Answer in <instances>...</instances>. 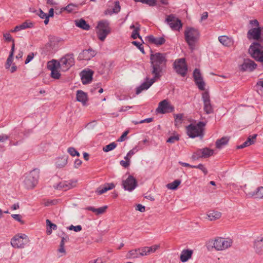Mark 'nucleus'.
Returning a JSON list of instances; mask_svg holds the SVG:
<instances>
[{"label":"nucleus","mask_w":263,"mask_h":263,"mask_svg":"<svg viewBox=\"0 0 263 263\" xmlns=\"http://www.w3.org/2000/svg\"><path fill=\"white\" fill-rule=\"evenodd\" d=\"M150 72L155 78L160 79L166 68L167 60L165 54L160 52L152 53L150 56Z\"/></svg>","instance_id":"f257e3e1"},{"label":"nucleus","mask_w":263,"mask_h":263,"mask_svg":"<svg viewBox=\"0 0 263 263\" xmlns=\"http://www.w3.org/2000/svg\"><path fill=\"white\" fill-rule=\"evenodd\" d=\"M199 36V31L195 28L188 27L184 31L185 40L192 50L195 49V43L198 41Z\"/></svg>","instance_id":"f03ea898"},{"label":"nucleus","mask_w":263,"mask_h":263,"mask_svg":"<svg viewBox=\"0 0 263 263\" xmlns=\"http://www.w3.org/2000/svg\"><path fill=\"white\" fill-rule=\"evenodd\" d=\"M39 178V171L34 169L29 173L26 174L23 177V183L27 189H32L37 183Z\"/></svg>","instance_id":"7ed1b4c3"},{"label":"nucleus","mask_w":263,"mask_h":263,"mask_svg":"<svg viewBox=\"0 0 263 263\" xmlns=\"http://www.w3.org/2000/svg\"><path fill=\"white\" fill-rule=\"evenodd\" d=\"M205 124L203 122H199L196 124H191L186 127L187 135L192 138L197 137L202 138Z\"/></svg>","instance_id":"20e7f679"},{"label":"nucleus","mask_w":263,"mask_h":263,"mask_svg":"<svg viewBox=\"0 0 263 263\" xmlns=\"http://www.w3.org/2000/svg\"><path fill=\"white\" fill-rule=\"evenodd\" d=\"M52 62L60 66V69L63 71L68 70L74 64V59L73 54H67L62 57L59 61L52 60Z\"/></svg>","instance_id":"39448f33"},{"label":"nucleus","mask_w":263,"mask_h":263,"mask_svg":"<svg viewBox=\"0 0 263 263\" xmlns=\"http://www.w3.org/2000/svg\"><path fill=\"white\" fill-rule=\"evenodd\" d=\"M211 243L216 250L222 251L230 247L232 244V240L231 239H225L222 237H217Z\"/></svg>","instance_id":"423d86ee"},{"label":"nucleus","mask_w":263,"mask_h":263,"mask_svg":"<svg viewBox=\"0 0 263 263\" xmlns=\"http://www.w3.org/2000/svg\"><path fill=\"white\" fill-rule=\"evenodd\" d=\"M29 241L30 240L26 234H18L12 238L11 244L15 248H24Z\"/></svg>","instance_id":"0eeeda50"},{"label":"nucleus","mask_w":263,"mask_h":263,"mask_svg":"<svg viewBox=\"0 0 263 263\" xmlns=\"http://www.w3.org/2000/svg\"><path fill=\"white\" fill-rule=\"evenodd\" d=\"M173 65L176 72L178 74L182 77L185 76L187 71V67L184 58L176 60L174 62Z\"/></svg>","instance_id":"6e6552de"},{"label":"nucleus","mask_w":263,"mask_h":263,"mask_svg":"<svg viewBox=\"0 0 263 263\" xmlns=\"http://www.w3.org/2000/svg\"><path fill=\"white\" fill-rule=\"evenodd\" d=\"M165 21L174 30H179L182 26L181 21L173 14L167 16Z\"/></svg>","instance_id":"1a4fd4ad"},{"label":"nucleus","mask_w":263,"mask_h":263,"mask_svg":"<svg viewBox=\"0 0 263 263\" xmlns=\"http://www.w3.org/2000/svg\"><path fill=\"white\" fill-rule=\"evenodd\" d=\"M122 186L125 190L131 192L137 187V182L133 176L129 175L127 179L122 181Z\"/></svg>","instance_id":"9d476101"},{"label":"nucleus","mask_w":263,"mask_h":263,"mask_svg":"<svg viewBox=\"0 0 263 263\" xmlns=\"http://www.w3.org/2000/svg\"><path fill=\"white\" fill-rule=\"evenodd\" d=\"M174 110V107L166 100H164L159 103L156 109L157 112L161 114L171 112Z\"/></svg>","instance_id":"9b49d317"},{"label":"nucleus","mask_w":263,"mask_h":263,"mask_svg":"<svg viewBox=\"0 0 263 263\" xmlns=\"http://www.w3.org/2000/svg\"><path fill=\"white\" fill-rule=\"evenodd\" d=\"M202 99L203 102V109L207 114L213 112V108L211 103L210 95L208 92L205 91L202 93Z\"/></svg>","instance_id":"f8f14e48"},{"label":"nucleus","mask_w":263,"mask_h":263,"mask_svg":"<svg viewBox=\"0 0 263 263\" xmlns=\"http://www.w3.org/2000/svg\"><path fill=\"white\" fill-rule=\"evenodd\" d=\"M159 80V79L155 78L154 76L149 79L148 77L146 78V81L143 82L140 86L136 89V94L138 95L141 93L143 90H147L156 81Z\"/></svg>","instance_id":"ddd939ff"},{"label":"nucleus","mask_w":263,"mask_h":263,"mask_svg":"<svg viewBox=\"0 0 263 263\" xmlns=\"http://www.w3.org/2000/svg\"><path fill=\"white\" fill-rule=\"evenodd\" d=\"M77 180L65 181L60 182L56 186L54 185L55 189L67 191L72 189L76 186Z\"/></svg>","instance_id":"4468645a"},{"label":"nucleus","mask_w":263,"mask_h":263,"mask_svg":"<svg viewBox=\"0 0 263 263\" xmlns=\"http://www.w3.org/2000/svg\"><path fill=\"white\" fill-rule=\"evenodd\" d=\"M48 67L51 70V77L55 79H59L60 78L61 74L59 69H60V66L52 62V60L48 63Z\"/></svg>","instance_id":"2eb2a0df"},{"label":"nucleus","mask_w":263,"mask_h":263,"mask_svg":"<svg viewBox=\"0 0 263 263\" xmlns=\"http://www.w3.org/2000/svg\"><path fill=\"white\" fill-rule=\"evenodd\" d=\"M93 71L91 70H83L81 72V80L83 84L90 83L92 79Z\"/></svg>","instance_id":"dca6fc26"},{"label":"nucleus","mask_w":263,"mask_h":263,"mask_svg":"<svg viewBox=\"0 0 263 263\" xmlns=\"http://www.w3.org/2000/svg\"><path fill=\"white\" fill-rule=\"evenodd\" d=\"M96 54L95 51L92 49L84 50L80 53L78 58L81 60H89Z\"/></svg>","instance_id":"f3484780"},{"label":"nucleus","mask_w":263,"mask_h":263,"mask_svg":"<svg viewBox=\"0 0 263 263\" xmlns=\"http://www.w3.org/2000/svg\"><path fill=\"white\" fill-rule=\"evenodd\" d=\"M261 35V29L260 27L254 28L249 30L247 33V36L249 39H253L254 40H258Z\"/></svg>","instance_id":"a211bd4d"},{"label":"nucleus","mask_w":263,"mask_h":263,"mask_svg":"<svg viewBox=\"0 0 263 263\" xmlns=\"http://www.w3.org/2000/svg\"><path fill=\"white\" fill-rule=\"evenodd\" d=\"M248 198H254L256 199L263 198V186L258 187L256 191L246 193Z\"/></svg>","instance_id":"6ab92c4d"},{"label":"nucleus","mask_w":263,"mask_h":263,"mask_svg":"<svg viewBox=\"0 0 263 263\" xmlns=\"http://www.w3.org/2000/svg\"><path fill=\"white\" fill-rule=\"evenodd\" d=\"M256 134H254L252 136H249L247 140L242 144L237 146V148L238 149L243 148L253 144L255 142V140L256 139Z\"/></svg>","instance_id":"aec40b11"},{"label":"nucleus","mask_w":263,"mask_h":263,"mask_svg":"<svg viewBox=\"0 0 263 263\" xmlns=\"http://www.w3.org/2000/svg\"><path fill=\"white\" fill-rule=\"evenodd\" d=\"M257 67V64L251 60H245L242 65V68L245 70L253 71Z\"/></svg>","instance_id":"412c9836"},{"label":"nucleus","mask_w":263,"mask_h":263,"mask_svg":"<svg viewBox=\"0 0 263 263\" xmlns=\"http://www.w3.org/2000/svg\"><path fill=\"white\" fill-rule=\"evenodd\" d=\"M33 26V24L32 22L26 21L21 25L15 26L14 29L12 30V32H17L27 28H31Z\"/></svg>","instance_id":"4be33fe9"},{"label":"nucleus","mask_w":263,"mask_h":263,"mask_svg":"<svg viewBox=\"0 0 263 263\" xmlns=\"http://www.w3.org/2000/svg\"><path fill=\"white\" fill-rule=\"evenodd\" d=\"M218 40L222 45L228 47L231 46L234 43L233 39L226 35L219 36Z\"/></svg>","instance_id":"5701e85b"},{"label":"nucleus","mask_w":263,"mask_h":263,"mask_svg":"<svg viewBox=\"0 0 263 263\" xmlns=\"http://www.w3.org/2000/svg\"><path fill=\"white\" fill-rule=\"evenodd\" d=\"M148 41L157 46L161 45L165 43V40L163 37H155L153 35L147 36Z\"/></svg>","instance_id":"b1692460"},{"label":"nucleus","mask_w":263,"mask_h":263,"mask_svg":"<svg viewBox=\"0 0 263 263\" xmlns=\"http://www.w3.org/2000/svg\"><path fill=\"white\" fill-rule=\"evenodd\" d=\"M254 248L257 253L261 254L263 253V238L257 239L254 241Z\"/></svg>","instance_id":"393cba45"},{"label":"nucleus","mask_w":263,"mask_h":263,"mask_svg":"<svg viewBox=\"0 0 263 263\" xmlns=\"http://www.w3.org/2000/svg\"><path fill=\"white\" fill-rule=\"evenodd\" d=\"M192 254V250H183L180 254V260L183 262L187 261L191 257Z\"/></svg>","instance_id":"a878e982"},{"label":"nucleus","mask_w":263,"mask_h":263,"mask_svg":"<svg viewBox=\"0 0 263 263\" xmlns=\"http://www.w3.org/2000/svg\"><path fill=\"white\" fill-rule=\"evenodd\" d=\"M115 187V185L113 183H107L105 184L104 186L98 188L96 191V193L98 195H101L106 192L108 190L114 189Z\"/></svg>","instance_id":"bb28decb"},{"label":"nucleus","mask_w":263,"mask_h":263,"mask_svg":"<svg viewBox=\"0 0 263 263\" xmlns=\"http://www.w3.org/2000/svg\"><path fill=\"white\" fill-rule=\"evenodd\" d=\"M77 100L78 101L85 104L87 101V94L81 90H78L77 92Z\"/></svg>","instance_id":"cd10ccee"},{"label":"nucleus","mask_w":263,"mask_h":263,"mask_svg":"<svg viewBox=\"0 0 263 263\" xmlns=\"http://www.w3.org/2000/svg\"><path fill=\"white\" fill-rule=\"evenodd\" d=\"M107 208V206L105 205L99 208L96 209L92 206H88L86 208V210L92 211L97 215H100L103 214Z\"/></svg>","instance_id":"c85d7f7f"},{"label":"nucleus","mask_w":263,"mask_h":263,"mask_svg":"<svg viewBox=\"0 0 263 263\" xmlns=\"http://www.w3.org/2000/svg\"><path fill=\"white\" fill-rule=\"evenodd\" d=\"M221 213L220 212L215 211H210L207 214V216L209 219L211 221L219 219L221 217Z\"/></svg>","instance_id":"c756f323"},{"label":"nucleus","mask_w":263,"mask_h":263,"mask_svg":"<svg viewBox=\"0 0 263 263\" xmlns=\"http://www.w3.org/2000/svg\"><path fill=\"white\" fill-rule=\"evenodd\" d=\"M14 47H15V45L13 43V44H12V46L11 47V50L10 54L7 60L6 64L5 65V67L6 69L10 68V66L11 65V64L13 62V54H14Z\"/></svg>","instance_id":"7c9ffc66"},{"label":"nucleus","mask_w":263,"mask_h":263,"mask_svg":"<svg viewBox=\"0 0 263 263\" xmlns=\"http://www.w3.org/2000/svg\"><path fill=\"white\" fill-rule=\"evenodd\" d=\"M109 22L107 20H102L100 21L97 26L98 29L105 30L106 31H110L109 26Z\"/></svg>","instance_id":"2f4dec72"},{"label":"nucleus","mask_w":263,"mask_h":263,"mask_svg":"<svg viewBox=\"0 0 263 263\" xmlns=\"http://www.w3.org/2000/svg\"><path fill=\"white\" fill-rule=\"evenodd\" d=\"M76 25L77 27L85 30H89L90 26L83 19L76 21Z\"/></svg>","instance_id":"473e14b6"},{"label":"nucleus","mask_w":263,"mask_h":263,"mask_svg":"<svg viewBox=\"0 0 263 263\" xmlns=\"http://www.w3.org/2000/svg\"><path fill=\"white\" fill-rule=\"evenodd\" d=\"M67 163V158L65 157L58 158L55 162L56 166L58 168L64 167Z\"/></svg>","instance_id":"72a5a7b5"},{"label":"nucleus","mask_w":263,"mask_h":263,"mask_svg":"<svg viewBox=\"0 0 263 263\" xmlns=\"http://www.w3.org/2000/svg\"><path fill=\"white\" fill-rule=\"evenodd\" d=\"M229 139L227 137H222L218 139L216 142V146L217 148H221L223 146L226 145L228 143Z\"/></svg>","instance_id":"f704fd0d"},{"label":"nucleus","mask_w":263,"mask_h":263,"mask_svg":"<svg viewBox=\"0 0 263 263\" xmlns=\"http://www.w3.org/2000/svg\"><path fill=\"white\" fill-rule=\"evenodd\" d=\"M110 31L105 30L98 29L97 32L98 37L101 41H104L107 35L110 33Z\"/></svg>","instance_id":"c9c22d12"},{"label":"nucleus","mask_w":263,"mask_h":263,"mask_svg":"<svg viewBox=\"0 0 263 263\" xmlns=\"http://www.w3.org/2000/svg\"><path fill=\"white\" fill-rule=\"evenodd\" d=\"M140 30V25L139 23H137V27L133 30L132 34V37L133 39H136L137 37L141 39V36L139 35V32Z\"/></svg>","instance_id":"e433bc0d"},{"label":"nucleus","mask_w":263,"mask_h":263,"mask_svg":"<svg viewBox=\"0 0 263 263\" xmlns=\"http://www.w3.org/2000/svg\"><path fill=\"white\" fill-rule=\"evenodd\" d=\"M181 181L179 180H175L173 182L168 183L166 185L167 187L170 190H176L178 185L180 184Z\"/></svg>","instance_id":"4c0bfd02"},{"label":"nucleus","mask_w":263,"mask_h":263,"mask_svg":"<svg viewBox=\"0 0 263 263\" xmlns=\"http://www.w3.org/2000/svg\"><path fill=\"white\" fill-rule=\"evenodd\" d=\"M128 257L129 258H138L140 257L139 254V248L136 249H134L129 251L128 253Z\"/></svg>","instance_id":"58836bf2"},{"label":"nucleus","mask_w":263,"mask_h":263,"mask_svg":"<svg viewBox=\"0 0 263 263\" xmlns=\"http://www.w3.org/2000/svg\"><path fill=\"white\" fill-rule=\"evenodd\" d=\"M37 14L41 18L45 19L44 23L45 25L48 24L49 20L47 13H44L41 9H40Z\"/></svg>","instance_id":"ea45409f"},{"label":"nucleus","mask_w":263,"mask_h":263,"mask_svg":"<svg viewBox=\"0 0 263 263\" xmlns=\"http://www.w3.org/2000/svg\"><path fill=\"white\" fill-rule=\"evenodd\" d=\"M202 151L203 158H208L213 154V151L207 147L202 148Z\"/></svg>","instance_id":"a19ab883"},{"label":"nucleus","mask_w":263,"mask_h":263,"mask_svg":"<svg viewBox=\"0 0 263 263\" xmlns=\"http://www.w3.org/2000/svg\"><path fill=\"white\" fill-rule=\"evenodd\" d=\"M183 115L182 114H177L175 115V124L176 126H179L183 121Z\"/></svg>","instance_id":"79ce46f5"},{"label":"nucleus","mask_w":263,"mask_h":263,"mask_svg":"<svg viewBox=\"0 0 263 263\" xmlns=\"http://www.w3.org/2000/svg\"><path fill=\"white\" fill-rule=\"evenodd\" d=\"M117 146V144L115 142H112L105 146L103 147V150L105 152H108L113 150Z\"/></svg>","instance_id":"37998d69"},{"label":"nucleus","mask_w":263,"mask_h":263,"mask_svg":"<svg viewBox=\"0 0 263 263\" xmlns=\"http://www.w3.org/2000/svg\"><path fill=\"white\" fill-rule=\"evenodd\" d=\"M202 149H199L197 151H196L194 153V154L192 155V159L194 160H197L200 158H203L202 157Z\"/></svg>","instance_id":"c03bdc74"},{"label":"nucleus","mask_w":263,"mask_h":263,"mask_svg":"<svg viewBox=\"0 0 263 263\" xmlns=\"http://www.w3.org/2000/svg\"><path fill=\"white\" fill-rule=\"evenodd\" d=\"M195 82L200 90H204L205 89V83L203 81V79L197 80L195 81Z\"/></svg>","instance_id":"a18cd8bd"},{"label":"nucleus","mask_w":263,"mask_h":263,"mask_svg":"<svg viewBox=\"0 0 263 263\" xmlns=\"http://www.w3.org/2000/svg\"><path fill=\"white\" fill-rule=\"evenodd\" d=\"M67 152L71 156H80V153L73 147H69Z\"/></svg>","instance_id":"49530a36"},{"label":"nucleus","mask_w":263,"mask_h":263,"mask_svg":"<svg viewBox=\"0 0 263 263\" xmlns=\"http://www.w3.org/2000/svg\"><path fill=\"white\" fill-rule=\"evenodd\" d=\"M193 77H194L195 81H196L197 80H200V79H202L200 71L199 69H198L197 68H196L194 70V72H193Z\"/></svg>","instance_id":"de8ad7c7"},{"label":"nucleus","mask_w":263,"mask_h":263,"mask_svg":"<svg viewBox=\"0 0 263 263\" xmlns=\"http://www.w3.org/2000/svg\"><path fill=\"white\" fill-rule=\"evenodd\" d=\"M147 249V247L139 248V254L140 256H146L149 254Z\"/></svg>","instance_id":"09e8293b"},{"label":"nucleus","mask_w":263,"mask_h":263,"mask_svg":"<svg viewBox=\"0 0 263 263\" xmlns=\"http://www.w3.org/2000/svg\"><path fill=\"white\" fill-rule=\"evenodd\" d=\"M137 152H138V149L137 147H134L132 150L129 151L128 153L127 154L126 156L124 157L125 160H129L131 156L134 155Z\"/></svg>","instance_id":"8fccbe9b"},{"label":"nucleus","mask_w":263,"mask_h":263,"mask_svg":"<svg viewBox=\"0 0 263 263\" xmlns=\"http://www.w3.org/2000/svg\"><path fill=\"white\" fill-rule=\"evenodd\" d=\"M121 10V7L120 6V3L119 1H116L115 2V5L114 8H112V12L115 13H118Z\"/></svg>","instance_id":"3c124183"},{"label":"nucleus","mask_w":263,"mask_h":263,"mask_svg":"<svg viewBox=\"0 0 263 263\" xmlns=\"http://www.w3.org/2000/svg\"><path fill=\"white\" fill-rule=\"evenodd\" d=\"M191 167L199 168V170H201L203 172V173L204 174V175H206L208 174L207 170L204 167V166L202 164H199L198 165L191 166Z\"/></svg>","instance_id":"603ef678"},{"label":"nucleus","mask_w":263,"mask_h":263,"mask_svg":"<svg viewBox=\"0 0 263 263\" xmlns=\"http://www.w3.org/2000/svg\"><path fill=\"white\" fill-rule=\"evenodd\" d=\"M160 248V246L158 245H154L151 247H147V250L149 254L155 252L157 250Z\"/></svg>","instance_id":"864d4df0"},{"label":"nucleus","mask_w":263,"mask_h":263,"mask_svg":"<svg viewBox=\"0 0 263 263\" xmlns=\"http://www.w3.org/2000/svg\"><path fill=\"white\" fill-rule=\"evenodd\" d=\"M77 7V5H74L73 4H70L68 5L66 7H65L64 9L67 11L69 12H71L75 10V8Z\"/></svg>","instance_id":"5fc2aeb1"},{"label":"nucleus","mask_w":263,"mask_h":263,"mask_svg":"<svg viewBox=\"0 0 263 263\" xmlns=\"http://www.w3.org/2000/svg\"><path fill=\"white\" fill-rule=\"evenodd\" d=\"M82 227L80 225H78L76 226H74L73 225H71L69 227L68 229L69 230H73L76 232H80L82 230Z\"/></svg>","instance_id":"6e6d98bb"},{"label":"nucleus","mask_w":263,"mask_h":263,"mask_svg":"<svg viewBox=\"0 0 263 263\" xmlns=\"http://www.w3.org/2000/svg\"><path fill=\"white\" fill-rule=\"evenodd\" d=\"M179 139V138L178 135L171 136L167 140V142H168L170 143H174L175 142L178 141Z\"/></svg>","instance_id":"4d7b16f0"},{"label":"nucleus","mask_w":263,"mask_h":263,"mask_svg":"<svg viewBox=\"0 0 263 263\" xmlns=\"http://www.w3.org/2000/svg\"><path fill=\"white\" fill-rule=\"evenodd\" d=\"M12 217L14 218L15 220L21 222V223H24V221L22 220V216L20 214H12L11 215Z\"/></svg>","instance_id":"13d9d810"},{"label":"nucleus","mask_w":263,"mask_h":263,"mask_svg":"<svg viewBox=\"0 0 263 263\" xmlns=\"http://www.w3.org/2000/svg\"><path fill=\"white\" fill-rule=\"evenodd\" d=\"M46 224L47 226H49L50 227V229L52 230H56L57 229V226L55 224L52 223L50 220L49 219L46 220Z\"/></svg>","instance_id":"bf43d9fd"},{"label":"nucleus","mask_w":263,"mask_h":263,"mask_svg":"<svg viewBox=\"0 0 263 263\" xmlns=\"http://www.w3.org/2000/svg\"><path fill=\"white\" fill-rule=\"evenodd\" d=\"M143 4H147L150 6H154L156 4V0H144Z\"/></svg>","instance_id":"052dcab7"},{"label":"nucleus","mask_w":263,"mask_h":263,"mask_svg":"<svg viewBox=\"0 0 263 263\" xmlns=\"http://www.w3.org/2000/svg\"><path fill=\"white\" fill-rule=\"evenodd\" d=\"M34 57V53H29L27 57V58L25 61V64H27L29 63L33 58Z\"/></svg>","instance_id":"680f3d73"},{"label":"nucleus","mask_w":263,"mask_h":263,"mask_svg":"<svg viewBox=\"0 0 263 263\" xmlns=\"http://www.w3.org/2000/svg\"><path fill=\"white\" fill-rule=\"evenodd\" d=\"M125 160L126 161L121 160L120 162V164L122 166L126 168V167H127L129 165V162H130V161H129V160H128V159L127 160Z\"/></svg>","instance_id":"e2e57ef3"},{"label":"nucleus","mask_w":263,"mask_h":263,"mask_svg":"<svg viewBox=\"0 0 263 263\" xmlns=\"http://www.w3.org/2000/svg\"><path fill=\"white\" fill-rule=\"evenodd\" d=\"M82 161L79 159H77L75 160L74 162V167L76 168L79 167L82 164Z\"/></svg>","instance_id":"0e129e2a"},{"label":"nucleus","mask_w":263,"mask_h":263,"mask_svg":"<svg viewBox=\"0 0 263 263\" xmlns=\"http://www.w3.org/2000/svg\"><path fill=\"white\" fill-rule=\"evenodd\" d=\"M4 37H5V39H6V40H7V41H12L13 42V44L14 43V40L12 39L11 35L9 34V33H5L4 34Z\"/></svg>","instance_id":"69168bd1"},{"label":"nucleus","mask_w":263,"mask_h":263,"mask_svg":"<svg viewBox=\"0 0 263 263\" xmlns=\"http://www.w3.org/2000/svg\"><path fill=\"white\" fill-rule=\"evenodd\" d=\"M136 209L141 212H144L145 211V206L142 204H138L137 205Z\"/></svg>","instance_id":"338daca9"},{"label":"nucleus","mask_w":263,"mask_h":263,"mask_svg":"<svg viewBox=\"0 0 263 263\" xmlns=\"http://www.w3.org/2000/svg\"><path fill=\"white\" fill-rule=\"evenodd\" d=\"M88 263H103V261L101 258H98L93 260H90L88 262Z\"/></svg>","instance_id":"774afa93"}]
</instances>
